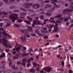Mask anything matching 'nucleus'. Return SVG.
Wrapping results in <instances>:
<instances>
[{"instance_id":"obj_25","label":"nucleus","mask_w":73,"mask_h":73,"mask_svg":"<svg viewBox=\"0 0 73 73\" xmlns=\"http://www.w3.org/2000/svg\"><path fill=\"white\" fill-rule=\"evenodd\" d=\"M27 59L26 58H25L23 59L22 61L23 62H27Z\"/></svg>"},{"instance_id":"obj_31","label":"nucleus","mask_w":73,"mask_h":73,"mask_svg":"<svg viewBox=\"0 0 73 73\" xmlns=\"http://www.w3.org/2000/svg\"><path fill=\"white\" fill-rule=\"evenodd\" d=\"M35 32L39 36V33H40V31H38V30H36L35 31Z\"/></svg>"},{"instance_id":"obj_54","label":"nucleus","mask_w":73,"mask_h":73,"mask_svg":"<svg viewBox=\"0 0 73 73\" xmlns=\"http://www.w3.org/2000/svg\"><path fill=\"white\" fill-rule=\"evenodd\" d=\"M3 25V24L2 23H0V27H2Z\"/></svg>"},{"instance_id":"obj_48","label":"nucleus","mask_w":73,"mask_h":73,"mask_svg":"<svg viewBox=\"0 0 73 73\" xmlns=\"http://www.w3.org/2000/svg\"><path fill=\"white\" fill-rule=\"evenodd\" d=\"M13 15L15 16H18L19 15L16 14H13Z\"/></svg>"},{"instance_id":"obj_5","label":"nucleus","mask_w":73,"mask_h":73,"mask_svg":"<svg viewBox=\"0 0 73 73\" xmlns=\"http://www.w3.org/2000/svg\"><path fill=\"white\" fill-rule=\"evenodd\" d=\"M52 70L51 68L50 67H44L43 68V70L46 71V72H50V70Z\"/></svg>"},{"instance_id":"obj_43","label":"nucleus","mask_w":73,"mask_h":73,"mask_svg":"<svg viewBox=\"0 0 73 73\" xmlns=\"http://www.w3.org/2000/svg\"><path fill=\"white\" fill-rule=\"evenodd\" d=\"M3 4V3L2 2L0 1V7H1Z\"/></svg>"},{"instance_id":"obj_10","label":"nucleus","mask_w":73,"mask_h":73,"mask_svg":"<svg viewBox=\"0 0 73 73\" xmlns=\"http://www.w3.org/2000/svg\"><path fill=\"white\" fill-rule=\"evenodd\" d=\"M10 17L11 19V20H12V22L13 23H14V22H15V20H17V18H18V17H17V18H16V17H11V16H10Z\"/></svg>"},{"instance_id":"obj_55","label":"nucleus","mask_w":73,"mask_h":73,"mask_svg":"<svg viewBox=\"0 0 73 73\" xmlns=\"http://www.w3.org/2000/svg\"><path fill=\"white\" fill-rule=\"evenodd\" d=\"M5 68V67L4 66H3L1 67V68L2 69H4V68Z\"/></svg>"},{"instance_id":"obj_33","label":"nucleus","mask_w":73,"mask_h":73,"mask_svg":"<svg viewBox=\"0 0 73 73\" xmlns=\"http://www.w3.org/2000/svg\"><path fill=\"white\" fill-rule=\"evenodd\" d=\"M27 19H29V20L31 21H32V20L33 19L29 17H27Z\"/></svg>"},{"instance_id":"obj_61","label":"nucleus","mask_w":73,"mask_h":73,"mask_svg":"<svg viewBox=\"0 0 73 73\" xmlns=\"http://www.w3.org/2000/svg\"><path fill=\"white\" fill-rule=\"evenodd\" d=\"M27 61L28 62H29L31 61V60H30V59H29L27 60Z\"/></svg>"},{"instance_id":"obj_39","label":"nucleus","mask_w":73,"mask_h":73,"mask_svg":"<svg viewBox=\"0 0 73 73\" xmlns=\"http://www.w3.org/2000/svg\"><path fill=\"white\" fill-rule=\"evenodd\" d=\"M30 65H31V64H30V63L29 62H28L27 63V67H29L30 66Z\"/></svg>"},{"instance_id":"obj_13","label":"nucleus","mask_w":73,"mask_h":73,"mask_svg":"<svg viewBox=\"0 0 73 73\" xmlns=\"http://www.w3.org/2000/svg\"><path fill=\"white\" fill-rule=\"evenodd\" d=\"M40 7V5L38 4H35L33 5V8L34 9H36L37 8H38Z\"/></svg>"},{"instance_id":"obj_11","label":"nucleus","mask_w":73,"mask_h":73,"mask_svg":"<svg viewBox=\"0 0 73 73\" xmlns=\"http://www.w3.org/2000/svg\"><path fill=\"white\" fill-rule=\"evenodd\" d=\"M21 32H23V33H25V36H27V37H30V36H29V35H27V32H26L25 31L22 30H21Z\"/></svg>"},{"instance_id":"obj_51","label":"nucleus","mask_w":73,"mask_h":73,"mask_svg":"<svg viewBox=\"0 0 73 73\" xmlns=\"http://www.w3.org/2000/svg\"><path fill=\"white\" fill-rule=\"evenodd\" d=\"M47 27L48 28H50V25H47Z\"/></svg>"},{"instance_id":"obj_57","label":"nucleus","mask_w":73,"mask_h":73,"mask_svg":"<svg viewBox=\"0 0 73 73\" xmlns=\"http://www.w3.org/2000/svg\"><path fill=\"white\" fill-rule=\"evenodd\" d=\"M38 19H39V18L38 17H36L35 18V19H36V20H38Z\"/></svg>"},{"instance_id":"obj_56","label":"nucleus","mask_w":73,"mask_h":73,"mask_svg":"<svg viewBox=\"0 0 73 73\" xmlns=\"http://www.w3.org/2000/svg\"><path fill=\"white\" fill-rule=\"evenodd\" d=\"M68 20H71V18L70 17H67Z\"/></svg>"},{"instance_id":"obj_24","label":"nucleus","mask_w":73,"mask_h":73,"mask_svg":"<svg viewBox=\"0 0 73 73\" xmlns=\"http://www.w3.org/2000/svg\"><path fill=\"white\" fill-rule=\"evenodd\" d=\"M14 26L15 27H17V28H19L20 27V25L17 24H14Z\"/></svg>"},{"instance_id":"obj_3","label":"nucleus","mask_w":73,"mask_h":73,"mask_svg":"<svg viewBox=\"0 0 73 73\" xmlns=\"http://www.w3.org/2000/svg\"><path fill=\"white\" fill-rule=\"evenodd\" d=\"M33 24L32 25V26L33 27H35V25H43L46 24V22H45L43 23V24L41 23L40 22H38V21H36V20H33Z\"/></svg>"},{"instance_id":"obj_8","label":"nucleus","mask_w":73,"mask_h":73,"mask_svg":"<svg viewBox=\"0 0 73 73\" xmlns=\"http://www.w3.org/2000/svg\"><path fill=\"white\" fill-rule=\"evenodd\" d=\"M32 5V3H26L25 5H23V6L25 7L26 8H29L30 6H31Z\"/></svg>"},{"instance_id":"obj_49","label":"nucleus","mask_w":73,"mask_h":73,"mask_svg":"<svg viewBox=\"0 0 73 73\" xmlns=\"http://www.w3.org/2000/svg\"><path fill=\"white\" fill-rule=\"evenodd\" d=\"M46 15H48V16H50L51 15V14H49V13H46Z\"/></svg>"},{"instance_id":"obj_47","label":"nucleus","mask_w":73,"mask_h":73,"mask_svg":"<svg viewBox=\"0 0 73 73\" xmlns=\"http://www.w3.org/2000/svg\"><path fill=\"white\" fill-rule=\"evenodd\" d=\"M53 27H54V25H50V28H52Z\"/></svg>"},{"instance_id":"obj_9","label":"nucleus","mask_w":73,"mask_h":73,"mask_svg":"<svg viewBox=\"0 0 73 73\" xmlns=\"http://www.w3.org/2000/svg\"><path fill=\"white\" fill-rule=\"evenodd\" d=\"M20 55H21V53H17V54H16V56H14L13 57V60H15V59H18V58L19 57Z\"/></svg>"},{"instance_id":"obj_7","label":"nucleus","mask_w":73,"mask_h":73,"mask_svg":"<svg viewBox=\"0 0 73 73\" xmlns=\"http://www.w3.org/2000/svg\"><path fill=\"white\" fill-rule=\"evenodd\" d=\"M52 5L47 4L45 5L42 6L41 7L42 8H44L46 9V8H50V7H52Z\"/></svg>"},{"instance_id":"obj_50","label":"nucleus","mask_w":73,"mask_h":73,"mask_svg":"<svg viewBox=\"0 0 73 73\" xmlns=\"http://www.w3.org/2000/svg\"><path fill=\"white\" fill-rule=\"evenodd\" d=\"M22 64L23 65V66H25V65L26 64L25 63L22 62Z\"/></svg>"},{"instance_id":"obj_21","label":"nucleus","mask_w":73,"mask_h":73,"mask_svg":"<svg viewBox=\"0 0 73 73\" xmlns=\"http://www.w3.org/2000/svg\"><path fill=\"white\" fill-rule=\"evenodd\" d=\"M28 52H29V54H29L31 53V52H33V51L32 50V49L31 48H30L29 50H28Z\"/></svg>"},{"instance_id":"obj_41","label":"nucleus","mask_w":73,"mask_h":73,"mask_svg":"<svg viewBox=\"0 0 73 73\" xmlns=\"http://www.w3.org/2000/svg\"><path fill=\"white\" fill-rule=\"evenodd\" d=\"M69 73H73V71L71 70H70L69 71Z\"/></svg>"},{"instance_id":"obj_15","label":"nucleus","mask_w":73,"mask_h":73,"mask_svg":"<svg viewBox=\"0 0 73 73\" xmlns=\"http://www.w3.org/2000/svg\"><path fill=\"white\" fill-rule=\"evenodd\" d=\"M20 46V47H22V48H23V49L25 50H27V48L25 47H24V46H21L20 45V44H17L15 46Z\"/></svg>"},{"instance_id":"obj_44","label":"nucleus","mask_w":73,"mask_h":73,"mask_svg":"<svg viewBox=\"0 0 73 73\" xmlns=\"http://www.w3.org/2000/svg\"><path fill=\"white\" fill-rule=\"evenodd\" d=\"M2 13H3V14H4V15H7V13H5L4 11H3Z\"/></svg>"},{"instance_id":"obj_59","label":"nucleus","mask_w":73,"mask_h":73,"mask_svg":"<svg viewBox=\"0 0 73 73\" xmlns=\"http://www.w3.org/2000/svg\"><path fill=\"white\" fill-rule=\"evenodd\" d=\"M66 24L67 25H69V23L67 22L66 23Z\"/></svg>"},{"instance_id":"obj_14","label":"nucleus","mask_w":73,"mask_h":73,"mask_svg":"<svg viewBox=\"0 0 73 73\" xmlns=\"http://www.w3.org/2000/svg\"><path fill=\"white\" fill-rule=\"evenodd\" d=\"M68 17H65L64 18H61L60 20H62V21H68Z\"/></svg>"},{"instance_id":"obj_27","label":"nucleus","mask_w":73,"mask_h":73,"mask_svg":"<svg viewBox=\"0 0 73 73\" xmlns=\"http://www.w3.org/2000/svg\"><path fill=\"white\" fill-rule=\"evenodd\" d=\"M39 65H38V67L36 68V70H37V71H40V67H39Z\"/></svg>"},{"instance_id":"obj_35","label":"nucleus","mask_w":73,"mask_h":73,"mask_svg":"<svg viewBox=\"0 0 73 73\" xmlns=\"http://www.w3.org/2000/svg\"><path fill=\"white\" fill-rule=\"evenodd\" d=\"M17 64L18 65H20L21 64V61H17Z\"/></svg>"},{"instance_id":"obj_60","label":"nucleus","mask_w":73,"mask_h":73,"mask_svg":"<svg viewBox=\"0 0 73 73\" xmlns=\"http://www.w3.org/2000/svg\"><path fill=\"white\" fill-rule=\"evenodd\" d=\"M56 57L58 58H60V55H58L56 56Z\"/></svg>"},{"instance_id":"obj_36","label":"nucleus","mask_w":73,"mask_h":73,"mask_svg":"<svg viewBox=\"0 0 73 73\" xmlns=\"http://www.w3.org/2000/svg\"><path fill=\"white\" fill-rule=\"evenodd\" d=\"M52 48L55 50H57V49H58V47L56 46V47Z\"/></svg>"},{"instance_id":"obj_64","label":"nucleus","mask_w":73,"mask_h":73,"mask_svg":"<svg viewBox=\"0 0 73 73\" xmlns=\"http://www.w3.org/2000/svg\"><path fill=\"white\" fill-rule=\"evenodd\" d=\"M70 59L71 60H73V57H70Z\"/></svg>"},{"instance_id":"obj_30","label":"nucleus","mask_w":73,"mask_h":73,"mask_svg":"<svg viewBox=\"0 0 73 73\" xmlns=\"http://www.w3.org/2000/svg\"><path fill=\"white\" fill-rule=\"evenodd\" d=\"M11 23H7L6 25V27H9V26H11Z\"/></svg>"},{"instance_id":"obj_29","label":"nucleus","mask_w":73,"mask_h":73,"mask_svg":"<svg viewBox=\"0 0 73 73\" xmlns=\"http://www.w3.org/2000/svg\"><path fill=\"white\" fill-rule=\"evenodd\" d=\"M54 7H55V8H59L60 6L58 5H56V3H54Z\"/></svg>"},{"instance_id":"obj_42","label":"nucleus","mask_w":73,"mask_h":73,"mask_svg":"<svg viewBox=\"0 0 73 73\" xmlns=\"http://www.w3.org/2000/svg\"><path fill=\"white\" fill-rule=\"evenodd\" d=\"M20 9L21 10H22V11H25V9L22 7L20 8Z\"/></svg>"},{"instance_id":"obj_62","label":"nucleus","mask_w":73,"mask_h":73,"mask_svg":"<svg viewBox=\"0 0 73 73\" xmlns=\"http://www.w3.org/2000/svg\"><path fill=\"white\" fill-rule=\"evenodd\" d=\"M5 51L6 52H9V50H8V49H6L5 50Z\"/></svg>"},{"instance_id":"obj_4","label":"nucleus","mask_w":73,"mask_h":73,"mask_svg":"<svg viewBox=\"0 0 73 73\" xmlns=\"http://www.w3.org/2000/svg\"><path fill=\"white\" fill-rule=\"evenodd\" d=\"M73 10L70 9H66L64 10L63 11V14H67V13L72 12Z\"/></svg>"},{"instance_id":"obj_37","label":"nucleus","mask_w":73,"mask_h":73,"mask_svg":"<svg viewBox=\"0 0 73 73\" xmlns=\"http://www.w3.org/2000/svg\"><path fill=\"white\" fill-rule=\"evenodd\" d=\"M42 29L43 30H44V31H46V30H47V28L46 27L42 28Z\"/></svg>"},{"instance_id":"obj_16","label":"nucleus","mask_w":73,"mask_h":73,"mask_svg":"<svg viewBox=\"0 0 73 73\" xmlns=\"http://www.w3.org/2000/svg\"><path fill=\"white\" fill-rule=\"evenodd\" d=\"M29 72H31L32 73H35L36 72V70L34 69H31L29 70Z\"/></svg>"},{"instance_id":"obj_34","label":"nucleus","mask_w":73,"mask_h":73,"mask_svg":"<svg viewBox=\"0 0 73 73\" xmlns=\"http://www.w3.org/2000/svg\"><path fill=\"white\" fill-rule=\"evenodd\" d=\"M56 22L57 23H61L62 22V21H61V20H59L56 21Z\"/></svg>"},{"instance_id":"obj_32","label":"nucleus","mask_w":73,"mask_h":73,"mask_svg":"<svg viewBox=\"0 0 73 73\" xmlns=\"http://www.w3.org/2000/svg\"><path fill=\"white\" fill-rule=\"evenodd\" d=\"M40 19H41V20H44V16L41 15L40 17Z\"/></svg>"},{"instance_id":"obj_22","label":"nucleus","mask_w":73,"mask_h":73,"mask_svg":"<svg viewBox=\"0 0 73 73\" xmlns=\"http://www.w3.org/2000/svg\"><path fill=\"white\" fill-rule=\"evenodd\" d=\"M50 1H51V3H52V4H54V3L57 1L58 0H50Z\"/></svg>"},{"instance_id":"obj_58","label":"nucleus","mask_w":73,"mask_h":73,"mask_svg":"<svg viewBox=\"0 0 73 73\" xmlns=\"http://www.w3.org/2000/svg\"><path fill=\"white\" fill-rule=\"evenodd\" d=\"M60 71H61V72H63L64 71V69H60Z\"/></svg>"},{"instance_id":"obj_52","label":"nucleus","mask_w":73,"mask_h":73,"mask_svg":"<svg viewBox=\"0 0 73 73\" xmlns=\"http://www.w3.org/2000/svg\"><path fill=\"white\" fill-rule=\"evenodd\" d=\"M12 64V62H9V66H11V65Z\"/></svg>"},{"instance_id":"obj_12","label":"nucleus","mask_w":73,"mask_h":73,"mask_svg":"<svg viewBox=\"0 0 73 73\" xmlns=\"http://www.w3.org/2000/svg\"><path fill=\"white\" fill-rule=\"evenodd\" d=\"M54 9H55V8H54V7H52L51 8V10H50V11H48L47 12V13H51L53 12V11H54Z\"/></svg>"},{"instance_id":"obj_63","label":"nucleus","mask_w":73,"mask_h":73,"mask_svg":"<svg viewBox=\"0 0 73 73\" xmlns=\"http://www.w3.org/2000/svg\"><path fill=\"white\" fill-rule=\"evenodd\" d=\"M49 21L48 19H45L44 20V21Z\"/></svg>"},{"instance_id":"obj_18","label":"nucleus","mask_w":73,"mask_h":73,"mask_svg":"<svg viewBox=\"0 0 73 73\" xmlns=\"http://www.w3.org/2000/svg\"><path fill=\"white\" fill-rule=\"evenodd\" d=\"M28 31L27 30V32L32 31V27L29 26L28 27Z\"/></svg>"},{"instance_id":"obj_2","label":"nucleus","mask_w":73,"mask_h":73,"mask_svg":"<svg viewBox=\"0 0 73 73\" xmlns=\"http://www.w3.org/2000/svg\"><path fill=\"white\" fill-rule=\"evenodd\" d=\"M0 43H2L3 45L6 46V48L9 47V48H11V46H8L7 44V40L4 39H2L1 40V39L0 38Z\"/></svg>"},{"instance_id":"obj_38","label":"nucleus","mask_w":73,"mask_h":73,"mask_svg":"<svg viewBox=\"0 0 73 73\" xmlns=\"http://www.w3.org/2000/svg\"><path fill=\"white\" fill-rule=\"evenodd\" d=\"M61 64L62 65V67H63L64 66V64H65V63H64V62L62 61L61 62Z\"/></svg>"},{"instance_id":"obj_53","label":"nucleus","mask_w":73,"mask_h":73,"mask_svg":"<svg viewBox=\"0 0 73 73\" xmlns=\"http://www.w3.org/2000/svg\"><path fill=\"white\" fill-rule=\"evenodd\" d=\"M43 38H48V37L47 36H45L43 37Z\"/></svg>"},{"instance_id":"obj_46","label":"nucleus","mask_w":73,"mask_h":73,"mask_svg":"<svg viewBox=\"0 0 73 73\" xmlns=\"http://www.w3.org/2000/svg\"><path fill=\"white\" fill-rule=\"evenodd\" d=\"M4 63H5V61H2L1 62V64H4Z\"/></svg>"},{"instance_id":"obj_26","label":"nucleus","mask_w":73,"mask_h":73,"mask_svg":"<svg viewBox=\"0 0 73 73\" xmlns=\"http://www.w3.org/2000/svg\"><path fill=\"white\" fill-rule=\"evenodd\" d=\"M20 48L18 47H17L16 48V50L17 52H20Z\"/></svg>"},{"instance_id":"obj_6","label":"nucleus","mask_w":73,"mask_h":73,"mask_svg":"<svg viewBox=\"0 0 73 73\" xmlns=\"http://www.w3.org/2000/svg\"><path fill=\"white\" fill-rule=\"evenodd\" d=\"M2 34L3 35H4L5 36H8V37H11V36L10 35L7 34L4 31L2 33H1V32H0V37H1V35H2Z\"/></svg>"},{"instance_id":"obj_19","label":"nucleus","mask_w":73,"mask_h":73,"mask_svg":"<svg viewBox=\"0 0 73 73\" xmlns=\"http://www.w3.org/2000/svg\"><path fill=\"white\" fill-rule=\"evenodd\" d=\"M20 39L21 40V41L20 42H24V41H27V39L26 38L23 39V37H21L20 38Z\"/></svg>"},{"instance_id":"obj_23","label":"nucleus","mask_w":73,"mask_h":73,"mask_svg":"<svg viewBox=\"0 0 73 73\" xmlns=\"http://www.w3.org/2000/svg\"><path fill=\"white\" fill-rule=\"evenodd\" d=\"M24 22H25V23H27L28 24H31V22H30L29 21H24Z\"/></svg>"},{"instance_id":"obj_28","label":"nucleus","mask_w":73,"mask_h":73,"mask_svg":"<svg viewBox=\"0 0 73 73\" xmlns=\"http://www.w3.org/2000/svg\"><path fill=\"white\" fill-rule=\"evenodd\" d=\"M5 56V54L4 52H3L2 55L0 56V58H1V57H4Z\"/></svg>"},{"instance_id":"obj_1","label":"nucleus","mask_w":73,"mask_h":73,"mask_svg":"<svg viewBox=\"0 0 73 73\" xmlns=\"http://www.w3.org/2000/svg\"><path fill=\"white\" fill-rule=\"evenodd\" d=\"M61 17H62V15H61V14H59L58 15L55 16L54 17H51L49 21L51 23H55V24H56L54 27V29L53 31V32H57V31H58L60 29V28L57 27L58 24H56V22L53 20V19H55V18H61Z\"/></svg>"},{"instance_id":"obj_40","label":"nucleus","mask_w":73,"mask_h":73,"mask_svg":"<svg viewBox=\"0 0 73 73\" xmlns=\"http://www.w3.org/2000/svg\"><path fill=\"white\" fill-rule=\"evenodd\" d=\"M17 21L19 23H21V22H22V20L19 19L18 20H17Z\"/></svg>"},{"instance_id":"obj_17","label":"nucleus","mask_w":73,"mask_h":73,"mask_svg":"<svg viewBox=\"0 0 73 73\" xmlns=\"http://www.w3.org/2000/svg\"><path fill=\"white\" fill-rule=\"evenodd\" d=\"M32 64L33 65V66L34 68H36L37 66V63L36 62H33Z\"/></svg>"},{"instance_id":"obj_20","label":"nucleus","mask_w":73,"mask_h":73,"mask_svg":"<svg viewBox=\"0 0 73 73\" xmlns=\"http://www.w3.org/2000/svg\"><path fill=\"white\" fill-rule=\"evenodd\" d=\"M11 66V68H12V69H17V68L16 67L15 65H12Z\"/></svg>"},{"instance_id":"obj_45","label":"nucleus","mask_w":73,"mask_h":73,"mask_svg":"<svg viewBox=\"0 0 73 73\" xmlns=\"http://www.w3.org/2000/svg\"><path fill=\"white\" fill-rule=\"evenodd\" d=\"M8 61H12V59L11 58L9 59V58H8Z\"/></svg>"}]
</instances>
